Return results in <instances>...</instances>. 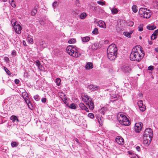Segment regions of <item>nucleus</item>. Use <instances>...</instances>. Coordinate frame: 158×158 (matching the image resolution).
<instances>
[{
  "mask_svg": "<svg viewBox=\"0 0 158 158\" xmlns=\"http://www.w3.org/2000/svg\"><path fill=\"white\" fill-rule=\"evenodd\" d=\"M144 56V52L140 45L136 46L132 49L130 58L132 61L139 62Z\"/></svg>",
  "mask_w": 158,
  "mask_h": 158,
  "instance_id": "obj_1",
  "label": "nucleus"
},
{
  "mask_svg": "<svg viewBox=\"0 0 158 158\" xmlns=\"http://www.w3.org/2000/svg\"><path fill=\"white\" fill-rule=\"evenodd\" d=\"M66 51L70 56L75 58L79 57L81 55L77 48L75 46L69 45L66 48Z\"/></svg>",
  "mask_w": 158,
  "mask_h": 158,
  "instance_id": "obj_2",
  "label": "nucleus"
},
{
  "mask_svg": "<svg viewBox=\"0 0 158 158\" xmlns=\"http://www.w3.org/2000/svg\"><path fill=\"white\" fill-rule=\"evenodd\" d=\"M139 13L141 17L147 19L149 18L152 14L150 10L146 8H140L139 10Z\"/></svg>",
  "mask_w": 158,
  "mask_h": 158,
  "instance_id": "obj_3",
  "label": "nucleus"
},
{
  "mask_svg": "<svg viewBox=\"0 0 158 158\" xmlns=\"http://www.w3.org/2000/svg\"><path fill=\"white\" fill-rule=\"evenodd\" d=\"M81 96L82 100L86 102V105L89 106V109L91 110L93 109L94 105L92 100V99L85 93L82 94Z\"/></svg>",
  "mask_w": 158,
  "mask_h": 158,
  "instance_id": "obj_4",
  "label": "nucleus"
},
{
  "mask_svg": "<svg viewBox=\"0 0 158 158\" xmlns=\"http://www.w3.org/2000/svg\"><path fill=\"white\" fill-rule=\"evenodd\" d=\"M120 118H119V121L121 124L125 126H127L130 125V122L126 116L120 114Z\"/></svg>",
  "mask_w": 158,
  "mask_h": 158,
  "instance_id": "obj_5",
  "label": "nucleus"
},
{
  "mask_svg": "<svg viewBox=\"0 0 158 158\" xmlns=\"http://www.w3.org/2000/svg\"><path fill=\"white\" fill-rule=\"evenodd\" d=\"M13 27L16 33L18 34L21 33V30L22 29V27L19 23L15 22L12 24Z\"/></svg>",
  "mask_w": 158,
  "mask_h": 158,
  "instance_id": "obj_6",
  "label": "nucleus"
},
{
  "mask_svg": "<svg viewBox=\"0 0 158 158\" xmlns=\"http://www.w3.org/2000/svg\"><path fill=\"white\" fill-rule=\"evenodd\" d=\"M117 49L114 44H112L109 46L107 49V52L109 53H117Z\"/></svg>",
  "mask_w": 158,
  "mask_h": 158,
  "instance_id": "obj_7",
  "label": "nucleus"
},
{
  "mask_svg": "<svg viewBox=\"0 0 158 158\" xmlns=\"http://www.w3.org/2000/svg\"><path fill=\"white\" fill-rule=\"evenodd\" d=\"M19 37L17 35H15L14 34H12L8 37L10 41L13 44H16L18 42Z\"/></svg>",
  "mask_w": 158,
  "mask_h": 158,
  "instance_id": "obj_8",
  "label": "nucleus"
},
{
  "mask_svg": "<svg viewBox=\"0 0 158 158\" xmlns=\"http://www.w3.org/2000/svg\"><path fill=\"white\" fill-rule=\"evenodd\" d=\"M143 126V124L139 122L135 123L134 126L135 131L137 133H139L141 130Z\"/></svg>",
  "mask_w": 158,
  "mask_h": 158,
  "instance_id": "obj_9",
  "label": "nucleus"
},
{
  "mask_svg": "<svg viewBox=\"0 0 158 158\" xmlns=\"http://www.w3.org/2000/svg\"><path fill=\"white\" fill-rule=\"evenodd\" d=\"M144 136H149L150 137H153V132L152 130L149 128H146L144 132Z\"/></svg>",
  "mask_w": 158,
  "mask_h": 158,
  "instance_id": "obj_10",
  "label": "nucleus"
},
{
  "mask_svg": "<svg viewBox=\"0 0 158 158\" xmlns=\"http://www.w3.org/2000/svg\"><path fill=\"white\" fill-rule=\"evenodd\" d=\"M152 138L150 137L149 136H144L143 137V141L144 144L149 145L151 143Z\"/></svg>",
  "mask_w": 158,
  "mask_h": 158,
  "instance_id": "obj_11",
  "label": "nucleus"
},
{
  "mask_svg": "<svg viewBox=\"0 0 158 158\" xmlns=\"http://www.w3.org/2000/svg\"><path fill=\"white\" fill-rule=\"evenodd\" d=\"M22 95L27 104L30 103L29 97L27 93L26 92H23L22 93Z\"/></svg>",
  "mask_w": 158,
  "mask_h": 158,
  "instance_id": "obj_12",
  "label": "nucleus"
},
{
  "mask_svg": "<svg viewBox=\"0 0 158 158\" xmlns=\"http://www.w3.org/2000/svg\"><path fill=\"white\" fill-rule=\"evenodd\" d=\"M122 70L125 73H129L131 69L128 64L124 65L122 68Z\"/></svg>",
  "mask_w": 158,
  "mask_h": 158,
  "instance_id": "obj_13",
  "label": "nucleus"
},
{
  "mask_svg": "<svg viewBox=\"0 0 158 158\" xmlns=\"http://www.w3.org/2000/svg\"><path fill=\"white\" fill-rule=\"evenodd\" d=\"M138 105L140 110L142 111H143L145 110V106L143 104L142 100H140L138 102Z\"/></svg>",
  "mask_w": 158,
  "mask_h": 158,
  "instance_id": "obj_14",
  "label": "nucleus"
},
{
  "mask_svg": "<svg viewBox=\"0 0 158 158\" xmlns=\"http://www.w3.org/2000/svg\"><path fill=\"white\" fill-rule=\"evenodd\" d=\"M107 56L108 58L110 60H114L116 57L117 53H109L107 52Z\"/></svg>",
  "mask_w": 158,
  "mask_h": 158,
  "instance_id": "obj_15",
  "label": "nucleus"
},
{
  "mask_svg": "<svg viewBox=\"0 0 158 158\" xmlns=\"http://www.w3.org/2000/svg\"><path fill=\"white\" fill-rule=\"evenodd\" d=\"M115 141L118 143L120 145H123L124 143L123 139L120 136L116 137Z\"/></svg>",
  "mask_w": 158,
  "mask_h": 158,
  "instance_id": "obj_16",
  "label": "nucleus"
},
{
  "mask_svg": "<svg viewBox=\"0 0 158 158\" xmlns=\"http://www.w3.org/2000/svg\"><path fill=\"white\" fill-rule=\"evenodd\" d=\"M10 119L11 120L12 122L15 124H17L18 122H19V120L18 119L17 117L15 115H13L11 116Z\"/></svg>",
  "mask_w": 158,
  "mask_h": 158,
  "instance_id": "obj_17",
  "label": "nucleus"
},
{
  "mask_svg": "<svg viewBox=\"0 0 158 158\" xmlns=\"http://www.w3.org/2000/svg\"><path fill=\"white\" fill-rule=\"evenodd\" d=\"M79 106L82 110H85L87 112H89V110L87 107L83 103L79 104Z\"/></svg>",
  "mask_w": 158,
  "mask_h": 158,
  "instance_id": "obj_18",
  "label": "nucleus"
},
{
  "mask_svg": "<svg viewBox=\"0 0 158 158\" xmlns=\"http://www.w3.org/2000/svg\"><path fill=\"white\" fill-rule=\"evenodd\" d=\"M98 25L99 27L103 28H106V25L105 23L102 20L98 22Z\"/></svg>",
  "mask_w": 158,
  "mask_h": 158,
  "instance_id": "obj_19",
  "label": "nucleus"
},
{
  "mask_svg": "<svg viewBox=\"0 0 158 158\" xmlns=\"http://www.w3.org/2000/svg\"><path fill=\"white\" fill-rule=\"evenodd\" d=\"M88 88L92 91H94L97 90L98 87H97L94 85H90L88 86Z\"/></svg>",
  "mask_w": 158,
  "mask_h": 158,
  "instance_id": "obj_20",
  "label": "nucleus"
},
{
  "mask_svg": "<svg viewBox=\"0 0 158 158\" xmlns=\"http://www.w3.org/2000/svg\"><path fill=\"white\" fill-rule=\"evenodd\" d=\"M93 63L91 62L87 63L85 66V68L86 69H90L93 68Z\"/></svg>",
  "mask_w": 158,
  "mask_h": 158,
  "instance_id": "obj_21",
  "label": "nucleus"
},
{
  "mask_svg": "<svg viewBox=\"0 0 158 158\" xmlns=\"http://www.w3.org/2000/svg\"><path fill=\"white\" fill-rule=\"evenodd\" d=\"M110 9L111 10L112 14L113 15H114L117 14L118 12V9L115 8V7H113V8H111L110 7Z\"/></svg>",
  "mask_w": 158,
  "mask_h": 158,
  "instance_id": "obj_22",
  "label": "nucleus"
},
{
  "mask_svg": "<svg viewBox=\"0 0 158 158\" xmlns=\"http://www.w3.org/2000/svg\"><path fill=\"white\" fill-rule=\"evenodd\" d=\"M107 110L106 107H103L99 110V112L101 114L104 115L105 112Z\"/></svg>",
  "mask_w": 158,
  "mask_h": 158,
  "instance_id": "obj_23",
  "label": "nucleus"
},
{
  "mask_svg": "<svg viewBox=\"0 0 158 158\" xmlns=\"http://www.w3.org/2000/svg\"><path fill=\"white\" fill-rule=\"evenodd\" d=\"M98 45L96 43H94L92 44L90 46V48L92 50H95L98 48Z\"/></svg>",
  "mask_w": 158,
  "mask_h": 158,
  "instance_id": "obj_24",
  "label": "nucleus"
},
{
  "mask_svg": "<svg viewBox=\"0 0 158 158\" xmlns=\"http://www.w3.org/2000/svg\"><path fill=\"white\" fill-rule=\"evenodd\" d=\"M77 105L73 103H72L70 105H69L68 107L72 109H75L77 108Z\"/></svg>",
  "mask_w": 158,
  "mask_h": 158,
  "instance_id": "obj_25",
  "label": "nucleus"
},
{
  "mask_svg": "<svg viewBox=\"0 0 158 158\" xmlns=\"http://www.w3.org/2000/svg\"><path fill=\"white\" fill-rule=\"evenodd\" d=\"M82 41L83 42H87L90 40V37L89 36H86L81 37Z\"/></svg>",
  "mask_w": 158,
  "mask_h": 158,
  "instance_id": "obj_26",
  "label": "nucleus"
},
{
  "mask_svg": "<svg viewBox=\"0 0 158 158\" xmlns=\"http://www.w3.org/2000/svg\"><path fill=\"white\" fill-rule=\"evenodd\" d=\"M37 8H36V6H35V8L32 10L31 13V15L34 16L37 13Z\"/></svg>",
  "mask_w": 158,
  "mask_h": 158,
  "instance_id": "obj_27",
  "label": "nucleus"
},
{
  "mask_svg": "<svg viewBox=\"0 0 158 158\" xmlns=\"http://www.w3.org/2000/svg\"><path fill=\"white\" fill-rule=\"evenodd\" d=\"M132 11L135 13L137 12L138 11L137 6L135 5H133L132 6Z\"/></svg>",
  "mask_w": 158,
  "mask_h": 158,
  "instance_id": "obj_28",
  "label": "nucleus"
},
{
  "mask_svg": "<svg viewBox=\"0 0 158 158\" xmlns=\"http://www.w3.org/2000/svg\"><path fill=\"white\" fill-rule=\"evenodd\" d=\"M55 82L57 86H59L61 84V80L59 78H56Z\"/></svg>",
  "mask_w": 158,
  "mask_h": 158,
  "instance_id": "obj_29",
  "label": "nucleus"
},
{
  "mask_svg": "<svg viewBox=\"0 0 158 158\" xmlns=\"http://www.w3.org/2000/svg\"><path fill=\"white\" fill-rule=\"evenodd\" d=\"M35 63L38 69H40L42 68V66L41 65L40 62L39 60H36L35 61Z\"/></svg>",
  "mask_w": 158,
  "mask_h": 158,
  "instance_id": "obj_30",
  "label": "nucleus"
},
{
  "mask_svg": "<svg viewBox=\"0 0 158 158\" xmlns=\"http://www.w3.org/2000/svg\"><path fill=\"white\" fill-rule=\"evenodd\" d=\"M118 99V97L115 95L112 96L110 97L111 101L112 102H114Z\"/></svg>",
  "mask_w": 158,
  "mask_h": 158,
  "instance_id": "obj_31",
  "label": "nucleus"
},
{
  "mask_svg": "<svg viewBox=\"0 0 158 158\" xmlns=\"http://www.w3.org/2000/svg\"><path fill=\"white\" fill-rule=\"evenodd\" d=\"M86 14L85 12L82 13L80 15V17L81 19H85L86 17Z\"/></svg>",
  "mask_w": 158,
  "mask_h": 158,
  "instance_id": "obj_32",
  "label": "nucleus"
},
{
  "mask_svg": "<svg viewBox=\"0 0 158 158\" xmlns=\"http://www.w3.org/2000/svg\"><path fill=\"white\" fill-rule=\"evenodd\" d=\"M132 34V33H130L126 31L123 33V35L126 36L130 38L131 37V35Z\"/></svg>",
  "mask_w": 158,
  "mask_h": 158,
  "instance_id": "obj_33",
  "label": "nucleus"
},
{
  "mask_svg": "<svg viewBox=\"0 0 158 158\" xmlns=\"http://www.w3.org/2000/svg\"><path fill=\"white\" fill-rule=\"evenodd\" d=\"M156 28V27H155L154 26L152 25H148L147 27V28L150 30H152Z\"/></svg>",
  "mask_w": 158,
  "mask_h": 158,
  "instance_id": "obj_34",
  "label": "nucleus"
},
{
  "mask_svg": "<svg viewBox=\"0 0 158 158\" xmlns=\"http://www.w3.org/2000/svg\"><path fill=\"white\" fill-rule=\"evenodd\" d=\"M18 144V143L16 142H12L11 144V146L13 148L17 146Z\"/></svg>",
  "mask_w": 158,
  "mask_h": 158,
  "instance_id": "obj_35",
  "label": "nucleus"
},
{
  "mask_svg": "<svg viewBox=\"0 0 158 158\" xmlns=\"http://www.w3.org/2000/svg\"><path fill=\"white\" fill-rule=\"evenodd\" d=\"M76 39H71L68 41V43L69 44H74L75 43Z\"/></svg>",
  "mask_w": 158,
  "mask_h": 158,
  "instance_id": "obj_36",
  "label": "nucleus"
},
{
  "mask_svg": "<svg viewBox=\"0 0 158 158\" xmlns=\"http://www.w3.org/2000/svg\"><path fill=\"white\" fill-rule=\"evenodd\" d=\"M134 23L133 21H129L127 22V25H128L129 26H130V27L134 25Z\"/></svg>",
  "mask_w": 158,
  "mask_h": 158,
  "instance_id": "obj_37",
  "label": "nucleus"
},
{
  "mask_svg": "<svg viewBox=\"0 0 158 158\" xmlns=\"http://www.w3.org/2000/svg\"><path fill=\"white\" fill-rule=\"evenodd\" d=\"M58 95L61 99L65 96V94L62 92H59L58 93Z\"/></svg>",
  "mask_w": 158,
  "mask_h": 158,
  "instance_id": "obj_38",
  "label": "nucleus"
},
{
  "mask_svg": "<svg viewBox=\"0 0 158 158\" xmlns=\"http://www.w3.org/2000/svg\"><path fill=\"white\" fill-rule=\"evenodd\" d=\"M9 2H10H10H11V5L13 7H15L16 6V5L15 4L14 2V0H9Z\"/></svg>",
  "mask_w": 158,
  "mask_h": 158,
  "instance_id": "obj_39",
  "label": "nucleus"
},
{
  "mask_svg": "<svg viewBox=\"0 0 158 158\" xmlns=\"http://www.w3.org/2000/svg\"><path fill=\"white\" fill-rule=\"evenodd\" d=\"M34 99L37 101H39L40 100V96L38 95H36L34 96Z\"/></svg>",
  "mask_w": 158,
  "mask_h": 158,
  "instance_id": "obj_40",
  "label": "nucleus"
},
{
  "mask_svg": "<svg viewBox=\"0 0 158 158\" xmlns=\"http://www.w3.org/2000/svg\"><path fill=\"white\" fill-rule=\"evenodd\" d=\"M97 2L98 4L102 6H103L105 4V2H102L101 0L98 1Z\"/></svg>",
  "mask_w": 158,
  "mask_h": 158,
  "instance_id": "obj_41",
  "label": "nucleus"
},
{
  "mask_svg": "<svg viewBox=\"0 0 158 158\" xmlns=\"http://www.w3.org/2000/svg\"><path fill=\"white\" fill-rule=\"evenodd\" d=\"M88 116L91 118H93L94 117V114L92 113H89L88 114Z\"/></svg>",
  "mask_w": 158,
  "mask_h": 158,
  "instance_id": "obj_42",
  "label": "nucleus"
},
{
  "mask_svg": "<svg viewBox=\"0 0 158 158\" xmlns=\"http://www.w3.org/2000/svg\"><path fill=\"white\" fill-rule=\"evenodd\" d=\"M157 36L156 35H155V34L153 33L152 35L151 36V39L154 40L156 39L157 37Z\"/></svg>",
  "mask_w": 158,
  "mask_h": 158,
  "instance_id": "obj_43",
  "label": "nucleus"
},
{
  "mask_svg": "<svg viewBox=\"0 0 158 158\" xmlns=\"http://www.w3.org/2000/svg\"><path fill=\"white\" fill-rule=\"evenodd\" d=\"M98 32V29L97 28H95L92 31V33L94 34H97Z\"/></svg>",
  "mask_w": 158,
  "mask_h": 158,
  "instance_id": "obj_44",
  "label": "nucleus"
},
{
  "mask_svg": "<svg viewBox=\"0 0 158 158\" xmlns=\"http://www.w3.org/2000/svg\"><path fill=\"white\" fill-rule=\"evenodd\" d=\"M40 44L42 47L45 48L46 47V45L44 44V42L43 41H42L40 42Z\"/></svg>",
  "mask_w": 158,
  "mask_h": 158,
  "instance_id": "obj_45",
  "label": "nucleus"
},
{
  "mask_svg": "<svg viewBox=\"0 0 158 158\" xmlns=\"http://www.w3.org/2000/svg\"><path fill=\"white\" fill-rule=\"evenodd\" d=\"M75 4L76 5L78 6H80V1L79 0H77L75 1Z\"/></svg>",
  "mask_w": 158,
  "mask_h": 158,
  "instance_id": "obj_46",
  "label": "nucleus"
},
{
  "mask_svg": "<svg viewBox=\"0 0 158 158\" xmlns=\"http://www.w3.org/2000/svg\"><path fill=\"white\" fill-rule=\"evenodd\" d=\"M71 13L73 15H76L78 14V13H77V11L73 10H71Z\"/></svg>",
  "mask_w": 158,
  "mask_h": 158,
  "instance_id": "obj_47",
  "label": "nucleus"
},
{
  "mask_svg": "<svg viewBox=\"0 0 158 158\" xmlns=\"http://www.w3.org/2000/svg\"><path fill=\"white\" fill-rule=\"evenodd\" d=\"M57 0H56V1L52 3V6L54 8H55L57 5L58 2Z\"/></svg>",
  "mask_w": 158,
  "mask_h": 158,
  "instance_id": "obj_48",
  "label": "nucleus"
},
{
  "mask_svg": "<svg viewBox=\"0 0 158 158\" xmlns=\"http://www.w3.org/2000/svg\"><path fill=\"white\" fill-rule=\"evenodd\" d=\"M98 121L100 125L102 126L103 125L102 121L101 120V117L98 119Z\"/></svg>",
  "mask_w": 158,
  "mask_h": 158,
  "instance_id": "obj_49",
  "label": "nucleus"
},
{
  "mask_svg": "<svg viewBox=\"0 0 158 158\" xmlns=\"http://www.w3.org/2000/svg\"><path fill=\"white\" fill-rule=\"evenodd\" d=\"M4 70L5 71V72L8 74H9V73H10V71L6 67H4Z\"/></svg>",
  "mask_w": 158,
  "mask_h": 158,
  "instance_id": "obj_50",
  "label": "nucleus"
},
{
  "mask_svg": "<svg viewBox=\"0 0 158 158\" xmlns=\"http://www.w3.org/2000/svg\"><path fill=\"white\" fill-rule=\"evenodd\" d=\"M16 52L15 50H14L12 51L11 55L13 56H15L16 55Z\"/></svg>",
  "mask_w": 158,
  "mask_h": 158,
  "instance_id": "obj_51",
  "label": "nucleus"
},
{
  "mask_svg": "<svg viewBox=\"0 0 158 158\" xmlns=\"http://www.w3.org/2000/svg\"><path fill=\"white\" fill-rule=\"evenodd\" d=\"M131 154L130 157L131 158H136V156H137L136 154L134 153H131Z\"/></svg>",
  "mask_w": 158,
  "mask_h": 158,
  "instance_id": "obj_52",
  "label": "nucleus"
},
{
  "mask_svg": "<svg viewBox=\"0 0 158 158\" xmlns=\"http://www.w3.org/2000/svg\"><path fill=\"white\" fill-rule=\"evenodd\" d=\"M154 67L153 66L150 65L148 67V70L152 71L153 70Z\"/></svg>",
  "mask_w": 158,
  "mask_h": 158,
  "instance_id": "obj_53",
  "label": "nucleus"
},
{
  "mask_svg": "<svg viewBox=\"0 0 158 158\" xmlns=\"http://www.w3.org/2000/svg\"><path fill=\"white\" fill-rule=\"evenodd\" d=\"M61 99L62 100L63 102L67 101V97L65 96L64 98H61Z\"/></svg>",
  "mask_w": 158,
  "mask_h": 158,
  "instance_id": "obj_54",
  "label": "nucleus"
},
{
  "mask_svg": "<svg viewBox=\"0 0 158 158\" xmlns=\"http://www.w3.org/2000/svg\"><path fill=\"white\" fill-rule=\"evenodd\" d=\"M19 82L20 81L19 79H16L15 80V83L16 84H18L19 83Z\"/></svg>",
  "mask_w": 158,
  "mask_h": 158,
  "instance_id": "obj_55",
  "label": "nucleus"
},
{
  "mask_svg": "<svg viewBox=\"0 0 158 158\" xmlns=\"http://www.w3.org/2000/svg\"><path fill=\"white\" fill-rule=\"evenodd\" d=\"M46 101V99L45 98H43L41 99L42 102L43 103H45Z\"/></svg>",
  "mask_w": 158,
  "mask_h": 158,
  "instance_id": "obj_56",
  "label": "nucleus"
},
{
  "mask_svg": "<svg viewBox=\"0 0 158 158\" xmlns=\"http://www.w3.org/2000/svg\"><path fill=\"white\" fill-rule=\"evenodd\" d=\"M153 33L155 34V35H156L157 36L158 34V29L156 30Z\"/></svg>",
  "mask_w": 158,
  "mask_h": 158,
  "instance_id": "obj_57",
  "label": "nucleus"
},
{
  "mask_svg": "<svg viewBox=\"0 0 158 158\" xmlns=\"http://www.w3.org/2000/svg\"><path fill=\"white\" fill-rule=\"evenodd\" d=\"M136 150L138 151H140V148L139 147L137 146L135 147Z\"/></svg>",
  "mask_w": 158,
  "mask_h": 158,
  "instance_id": "obj_58",
  "label": "nucleus"
},
{
  "mask_svg": "<svg viewBox=\"0 0 158 158\" xmlns=\"http://www.w3.org/2000/svg\"><path fill=\"white\" fill-rule=\"evenodd\" d=\"M143 27H139V31H143Z\"/></svg>",
  "mask_w": 158,
  "mask_h": 158,
  "instance_id": "obj_59",
  "label": "nucleus"
},
{
  "mask_svg": "<svg viewBox=\"0 0 158 158\" xmlns=\"http://www.w3.org/2000/svg\"><path fill=\"white\" fill-rule=\"evenodd\" d=\"M27 104V105H28V107L30 108V106L32 107H33V105H32V104L31 103V102H30V103H29L28 104Z\"/></svg>",
  "mask_w": 158,
  "mask_h": 158,
  "instance_id": "obj_60",
  "label": "nucleus"
},
{
  "mask_svg": "<svg viewBox=\"0 0 158 158\" xmlns=\"http://www.w3.org/2000/svg\"><path fill=\"white\" fill-rule=\"evenodd\" d=\"M64 103L66 105V106L68 107L69 105L68 103L67 102V101H65L64 102Z\"/></svg>",
  "mask_w": 158,
  "mask_h": 158,
  "instance_id": "obj_61",
  "label": "nucleus"
},
{
  "mask_svg": "<svg viewBox=\"0 0 158 158\" xmlns=\"http://www.w3.org/2000/svg\"><path fill=\"white\" fill-rule=\"evenodd\" d=\"M30 42L31 43H32L33 41V39L32 38H30V39L29 40Z\"/></svg>",
  "mask_w": 158,
  "mask_h": 158,
  "instance_id": "obj_62",
  "label": "nucleus"
},
{
  "mask_svg": "<svg viewBox=\"0 0 158 158\" xmlns=\"http://www.w3.org/2000/svg\"><path fill=\"white\" fill-rule=\"evenodd\" d=\"M5 60L6 61H8L9 60V58L8 57H5Z\"/></svg>",
  "mask_w": 158,
  "mask_h": 158,
  "instance_id": "obj_63",
  "label": "nucleus"
},
{
  "mask_svg": "<svg viewBox=\"0 0 158 158\" xmlns=\"http://www.w3.org/2000/svg\"><path fill=\"white\" fill-rule=\"evenodd\" d=\"M155 51L156 52H158V48H155Z\"/></svg>",
  "mask_w": 158,
  "mask_h": 158,
  "instance_id": "obj_64",
  "label": "nucleus"
}]
</instances>
